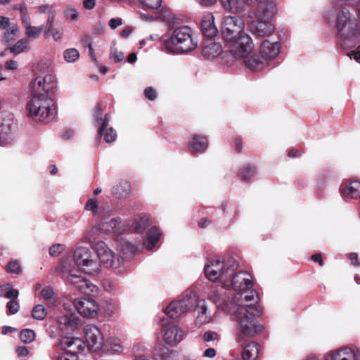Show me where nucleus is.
I'll use <instances>...</instances> for the list:
<instances>
[{"instance_id":"obj_44","label":"nucleus","mask_w":360,"mask_h":360,"mask_svg":"<svg viewBox=\"0 0 360 360\" xmlns=\"http://www.w3.org/2000/svg\"><path fill=\"white\" fill-rule=\"evenodd\" d=\"M98 200L96 198H91L87 200L85 205V210L87 211H91L95 215L97 213L98 211Z\"/></svg>"},{"instance_id":"obj_4","label":"nucleus","mask_w":360,"mask_h":360,"mask_svg":"<svg viewBox=\"0 0 360 360\" xmlns=\"http://www.w3.org/2000/svg\"><path fill=\"white\" fill-rule=\"evenodd\" d=\"M335 28L338 44L342 49L354 47L360 37V25L347 8H342L337 15Z\"/></svg>"},{"instance_id":"obj_30","label":"nucleus","mask_w":360,"mask_h":360,"mask_svg":"<svg viewBox=\"0 0 360 360\" xmlns=\"http://www.w3.org/2000/svg\"><path fill=\"white\" fill-rule=\"evenodd\" d=\"M259 345L255 342H250L246 345L242 352L243 360H257L259 354Z\"/></svg>"},{"instance_id":"obj_10","label":"nucleus","mask_w":360,"mask_h":360,"mask_svg":"<svg viewBox=\"0 0 360 360\" xmlns=\"http://www.w3.org/2000/svg\"><path fill=\"white\" fill-rule=\"evenodd\" d=\"M244 23L237 16H226L223 18L221 27V34L225 41H231L243 32Z\"/></svg>"},{"instance_id":"obj_5","label":"nucleus","mask_w":360,"mask_h":360,"mask_svg":"<svg viewBox=\"0 0 360 360\" xmlns=\"http://www.w3.org/2000/svg\"><path fill=\"white\" fill-rule=\"evenodd\" d=\"M192 37V30L188 26H181L173 30L169 36L162 37L161 47L170 53H188L197 47Z\"/></svg>"},{"instance_id":"obj_15","label":"nucleus","mask_w":360,"mask_h":360,"mask_svg":"<svg viewBox=\"0 0 360 360\" xmlns=\"http://www.w3.org/2000/svg\"><path fill=\"white\" fill-rule=\"evenodd\" d=\"M79 323L80 319L75 313L66 312L58 317V323L60 330L66 333L75 331L78 328Z\"/></svg>"},{"instance_id":"obj_57","label":"nucleus","mask_w":360,"mask_h":360,"mask_svg":"<svg viewBox=\"0 0 360 360\" xmlns=\"http://www.w3.org/2000/svg\"><path fill=\"white\" fill-rule=\"evenodd\" d=\"M9 25V18L4 16H0V29H7Z\"/></svg>"},{"instance_id":"obj_47","label":"nucleus","mask_w":360,"mask_h":360,"mask_svg":"<svg viewBox=\"0 0 360 360\" xmlns=\"http://www.w3.org/2000/svg\"><path fill=\"white\" fill-rule=\"evenodd\" d=\"M202 338L204 342H209L218 340L219 335L215 331L208 330L203 333Z\"/></svg>"},{"instance_id":"obj_26","label":"nucleus","mask_w":360,"mask_h":360,"mask_svg":"<svg viewBox=\"0 0 360 360\" xmlns=\"http://www.w3.org/2000/svg\"><path fill=\"white\" fill-rule=\"evenodd\" d=\"M208 146L207 138L200 134H193L189 143L192 153H202Z\"/></svg>"},{"instance_id":"obj_60","label":"nucleus","mask_w":360,"mask_h":360,"mask_svg":"<svg viewBox=\"0 0 360 360\" xmlns=\"http://www.w3.org/2000/svg\"><path fill=\"white\" fill-rule=\"evenodd\" d=\"M348 56L352 58V56L354 57V58L360 63V45L356 48L355 51H352L350 52V53L348 54Z\"/></svg>"},{"instance_id":"obj_34","label":"nucleus","mask_w":360,"mask_h":360,"mask_svg":"<svg viewBox=\"0 0 360 360\" xmlns=\"http://www.w3.org/2000/svg\"><path fill=\"white\" fill-rule=\"evenodd\" d=\"M18 295V290L13 289L9 283H6L0 286V297H4L12 300H15Z\"/></svg>"},{"instance_id":"obj_48","label":"nucleus","mask_w":360,"mask_h":360,"mask_svg":"<svg viewBox=\"0 0 360 360\" xmlns=\"http://www.w3.org/2000/svg\"><path fill=\"white\" fill-rule=\"evenodd\" d=\"M51 34L55 41H58L63 37V29L62 28H54L52 27L51 31H45V36L47 37Z\"/></svg>"},{"instance_id":"obj_56","label":"nucleus","mask_w":360,"mask_h":360,"mask_svg":"<svg viewBox=\"0 0 360 360\" xmlns=\"http://www.w3.org/2000/svg\"><path fill=\"white\" fill-rule=\"evenodd\" d=\"M57 360H78V356L65 352L63 354L58 356Z\"/></svg>"},{"instance_id":"obj_40","label":"nucleus","mask_w":360,"mask_h":360,"mask_svg":"<svg viewBox=\"0 0 360 360\" xmlns=\"http://www.w3.org/2000/svg\"><path fill=\"white\" fill-rule=\"evenodd\" d=\"M146 9L156 10L161 6L162 0H139Z\"/></svg>"},{"instance_id":"obj_11","label":"nucleus","mask_w":360,"mask_h":360,"mask_svg":"<svg viewBox=\"0 0 360 360\" xmlns=\"http://www.w3.org/2000/svg\"><path fill=\"white\" fill-rule=\"evenodd\" d=\"M276 9H274L270 16H259L257 11H254L256 20L252 23L251 30L254 35L257 37H269L274 31V26L271 22V20L276 13Z\"/></svg>"},{"instance_id":"obj_42","label":"nucleus","mask_w":360,"mask_h":360,"mask_svg":"<svg viewBox=\"0 0 360 360\" xmlns=\"http://www.w3.org/2000/svg\"><path fill=\"white\" fill-rule=\"evenodd\" d=\"M103 135L104 136V141L109 143L114 142L117 138V133L112 127H106L103 132Z\"/></svg>"},{"instance_id":"obj_54","label":"nucleus","mask_w":360,"mask_h":360,"mask_svg":"<svg viewBox=\"0 0 360 360\" xmlns=\"http://www.w3.org/2000/svg\"><path fill=\"white\" fill-rule=\"evenodd\" d=\"M53 289L50 287L44 288L41 291V295L45 300L50 299L53 296Z\"/></svg>"},{"instance_id":"obj_46","label":"nucleus","mask_w":360,"mask_h":360,"mask_svg":"<svg viewBox=\"0 0 360 360\" xmlns=\"http://www.w3.org/2000/svg\"><path fill=\"white\" fill-rule=\"evenodd\" d=\"M6 271L10 274H18L21 271V268L17 261H11L6 266Z\"/></svg>"},{"instance_id":"obj_13","label":"nucleus","mask_w":360,"mask_h":360,"mask_svg":"<svg viewBox=\"0 0 360 360\" xmlns=\"http://www.w3.org/2000/svg\"><path fill=\"white\" fill-rule=\"evenodd\" d=\"M323 360H360V352L349 347H340L326 353Z\"/></svg>"},{"instance_id":"obj_38","label":"nucleus","mask_w":360,"mask_h":360,"mask_svg":"<svg viewBox=\"0 0 360 360\" xmlns=\"http://www.w3.org/2000/svg\"><path fill=\"white\" fill-rule=\"evenodd\" d=\"M20 340L25 343H30L35 338V333L31 329H23L20 334Z\"/></svg>"},{"instance_id":"obj_32","label":"nucleus","mask_w":360,"mask_h":360,"mask_svg":"<svg viewBox=\"0 0 360 360\" xmlns=\"http://www.w3.org/2000/svg\"><path fill=\"white\" fill-rule=\"evenodd\" d=\"M131 191V186L127 181H122L112 188V195L115 198L121 199L127 198Z\"/></svg>"},{"instance_id":"obj_33","label":"nucleus","mask_w":360,"mask_h":360,"mask_svg":"<svg viewBox=\"0 0 360 360\" xmlns=\"http://www.w3.org/2000/svg\"><path fill=\"white\" fill-rule=\"evenodd\" d=\"M256 173L255 166L248 164L239 169L238 176L241 181L248 182Z\"/></svg>"},{"instance_id":"obj_53","label":"nucleus","mask_w":360,"mask_h":360,"mask_svg":"<svg viewBox=\"0 0 360 360\" xmlns=\"http://www.w3.org/2000/svg\"><path fill=\"white\" fill-rule=\"evenodd\" d=\"M234 144V150L236 153H239L242 151L243 149V140L241 137L237 136L234 139L233 141Z\"/></svg>"},{"instance_id":"obj_29","label":"nucleus","mask_w":360,"mask_h":360,"mask_svg":"<svg viewBox=\"0 0 360 360\" xmlns=\"http://www.w3.org/2000/svg\"><path fill=\"white\" fill-rule=\"evenodd\" d=\"M100 350L108 354H117L123 352V347L119 340L110 339L106 342H103Z\"/></svg>"},{"instance_id":"obj_52","label":"nucleus","mask_w":360,"mask_h":360,"mask_svg":"<svg viewBox=\"0 0 360 360\" xmlns=\"http://www.w3.org/2000/svg\"><path fill=\"white\" fill-rule=\"evenodd\" d=\"M110 58L113 59L115 63H119L123 60L124 54L122 52L114 50L111 51Z\"/></svg>"},{"instance_id":"obj_28","label":"nucleus","mask_w":360,"mask_h":360,"mask_svg":"<svg viewBox=\"0 0 360 360\" xmlns=\"http://www.w3.org/2000/svg\"><path fill=\"white\" fill-rule=\"evenodd\" d=\"M162 236V232L160 228L157 226H152L150 228L146 234L145 243L147 245L146 248H155L157 243L160 241Z\"/></svg>"},{"instance_id":"obj_61","label":"nucleus","mask_w":360,"mask_h":360,"mask_svg":"<svg viewBox=\"0 0 360 360\" xmlns=\"http://www.w3.org/2000/svg\"><path fill=\"white\" fill-rule=\"evenodd\" d=\"M82 44L84 47H87L88 49L92 46L91 44V38L89 35H85L82 39Z\"/></svg>"},{"instance_id":"obj_12","label":"nucleus","mask_w":360,"mask_h":360,"mask_svg":"<svg viewBox=\"0 0 360 360\" xmlns=\"http://www.w3.org/2000/svg\"><path fill=\"white\" fill-rule=\"evenodd\" d=\"M83 331L88 348L92 352L100 350L104 342L99 328L95 325L89 324L84 327Z\"/></svg>"},{"instance_id":"obj_58","label":"nucleus","mask_w":360,"mask_h":360,"mask_svg":"<svg viewBox=\"0 0 360 360\" xmlns=\"http://www.w3.org/2000/svg\"><path fill=\"white\" fill-rule=\"evenodd\" d=\"M122 25V19L121 18H112L108 22V25L112 29H115L117 27Z\"/></svg>"},{"instance_id":"obj_36","label":"nucleus","mask_w":360,"mask_h":360,"mask_svg":"<svg viewBox=\"0 0 360 360\" xmlns=\"http://www.w3.org/2000/svg\"><path fill=\"white\" fill-rule=\"evenodd\" d=\"M32 316L36 320H43L46 316V310L43 305L37 304L33 308Z\"/></svg>"},{"instance_id":"obj_9","label":"nucleus","mask_w":360,"mask_h":360,"mask_svg":"<svg viewBox=\"0 0 360 360\" xmlns=\"http://www.w3.org/2000/svg\"><path fill=\"white\" fill-rule=\"evenodd\" d=\"M229 46V52L235 58H243L248 56L254 48L251 37L245 32L226 41Z\"/></svg>"},{"instance_id":"obj_3","label":"nucleus","mask_w":360,"mask_h":360,"mask_svg":"<svg viewBox=\"0 0 360 360\" xmlns=\"http://www.w3.org/2000/svg\"><path fill=\"white\" fill-rule=\"evenodd\" d=\"M242 295H237L232 298L233 303L236 305L233 315V319L236 321L239 325L240 333L237 336V342L243 345L244 338H250L260 333L263 330V326L255 319V316L259 314V311L252 303L245 304L241 300Z\"/></svg>"},{"instance_id":"obj_7","label":"nucleus","mask_w":360,"mask_h":360,"mask_svg":"<svg viewBox=\"0 0 360 360\" xmlns=\"http://www.w3.org/2000/svg\"><path fill=\"white\" fill-rule=\"evenodd\" d=\"M238 268V262L233 258L226 260L212 259L204 267V272L210 281H219L224 287L227 279L230 278Z\"/></svg>"},{"instance_id":"obj_8","label":"nucleus","mask_w":360,"mask_h":360,"mask_svg":"<svg viewBox=\"0 0 360 360\" xmlns=\"http://www.w3.org/2000/svg\"><path fill=\"white\" fill-rule=\"evenodd\" d=\"M196 302V296L191 290H186L179 300L172 301L165 309V314L172 319H176L187 313Z\"/></svg>"},{"instance_id":"obj_17","label":"nucleus","mask_w":360,"mask_h":360,"mask_svg":"<svg viewBox=\"0 0 360 360\" xmlns=\"http://www.w3.org/2000/svg\"><path fill=\"white\" fill-rule=\"evenodd\" d=\"M245 3L254 7V11H257L259 16H270L276 4L273 0H244Z\"/></svg>"},{"instance_id":"obj_63","label":"nucleus","mask_w":360,"mask_h":360,"mask_svg":"<svg viewBox=\"0 0 360 360\" xmlns=\"http://www.w3.org/2000/svg\"><path fill=\"white\" fill-rule=\"evenodd\" d=\"M16 352L18 355L22 357L26 356L29 354V350L26 347H19L17 348Z\"/></svg>"},{"instance_id":"obj_23","label":"nucleus","mask_w":360,"mask_h":360,"mask_svg":"<svg viewBox=\"0 0 360 360\" xmlns=\"http://www.w3.org/2000/svg\"><path fill=\"white\" fill-rule=\"evenodd\" d=\"M214 21V18L211 13L203 16L200 25L201 32L203 36L207 39L214 37L218 33V30Z\"/></svg>"},{"instance_id":"obj_43","label":"nucleus","mask_w":360,"mask_h":360,"mask_svg":"<svg viewBox=\"0 0 360 360\" xmlns=\"http://www.w3.org/2000/svg\"><path fill=\"white\" fill-rule=\"evenodd\" d=\"M43 30V25L40 27L29 26V27L26 29V35L30 38H34L39 36Z\"/></svg>"},{"instance_id":"obj_37","label":"nucleus","mask_w":360,"mask_h":360,"mask_svg":"<svg viewBox=\"0 0 360 360\" xmlns=\"http://www.w3.org/2000/svg\"><path fill=\"white\" fill-rule=\"evenodd\" d=\"M224 9L229 11H238L239 10L238 0H219Z\"/></svg>"},{"instance_id":"obj_1","label":"nucleus","mask_w":360,"mask_h":360,"mask_svg":"<svg viewBox=\"0 0 360 360\" xmlns=\"http://www.w3.org/2000/svg\"><path fill=\"white\" fill-rule=\"evenodd\" d=\"M139 252L140 249H75L73 252L61 259L63 278L87 297H93L98 293V287L90 281L75 274L74 266L86 274H94L99 271L101 264L105 268L117 269Z\"/></svg>"},{"instance_id":"obj_19","label":"nucleus","mask_w":360,"mask_h":360,"mask_svg":"<svg viewBox=\"0 0 360 360\" xmlns=\"http://www.w3.org/2000/svg\"><path fill=\"white\" fill-rule=\"evenodd\" d=\"M340 191L345 199L359 198H360V181L348 179L341 184Z\"/></svg>"},{"instance_id":"obj_31","label":"nucleus","mask_w":360,"mask_h":360,"mask_svg":"<svg viewBox=\"0 0 360 360\" xmlns=\"http://www.w3.org/2000/svg\"><path fill=\"white\" fill-rule=\"evenodd\" d=\"M150 225V218L146 215H141L134 220L131 228L135 233H142Z\"/></svg>"},{"instance_id":"obj_20","label":"nucleus","mask_w":360,"mask_h":360,"mask_svg":"<svg viewBox=\"0 0 360 360\" xmlns=\"http://www.w3.org/2000/svg\"><path fill=\"white\" fill-rule=\"evenodd\" d=\"M101 235L102 232L100 229L93 227L84 233L81 240L89 244L91 248H105L107 245L101 240Z\"/></svg>"},{"instance_id":"obj_55","label":"nucleus","mask_w":360,"mask_h":360,"mask_svg":"<svg viewBox=\"0 0 360 360\" xmlns=\"http://www.w3.org/2000/svg\"><path fill=\"white\" fill-rule=\"evenodd\" d=\"M65 17L71 20H76L77 19V11L73 8L66 10L65 13Z\"/></svg>"},{"instance_id":"obj_45","label":"nucleus","mask_w":360,"mask_h":360,"mask_svg":"<svg viewBox=\"0 0 360 360\" xmlns=\"http://www.w3.org/2000/svg\"><path fill=\"white\" fill-rule=\"evenodd\" d=\"M105 108V107L103 106L101 103H98L96 104L94 108L93 116L97 124H98L100 121H102L103 111Z\"/></svg>"},{"instance_id":"obj_22","label":"nucleus","mask_w":360,"mask_h":360,"mask_svg":"<svg viewBox=\"0 0 360 360\" xmlns=\"http://www.w3.org/2000/svg\"><path fill=\"white\" fill-rule=\"evenodd\" d=\"M184 330L176 326H171L165 329L163 334L164 341L170 345L180 342L184 338Z\"/></svg>"},{"instance_id":"obj_16","label":"nucleus","mask_w":360,"mask_h":360,"mask_svg":"<svg viewBox=\"0 0 360 360\" xmlns=\"http://www.w3.org/2000/svg\"><path fill=\"white\" fill-rule=\"evenodd\" d=\"M13 124L12 115L6 117L0 115V146H5L12 141Z\"/></svg>"},{"instance_id":"obj_21","label":"nucleus","mask_w":360,"mask_h":360,"mask_svg":"<svg viewBox=\"0 0 360 360\" xmlns=\"http://www.w3.org/2000/svg\"><path fill=\"white\" fill-rule=\"evenodd\" d=\"M281 44L278 41L271 42L269 40H264L259 49L262 57L267 61L276 57L280 53Z\"/></svg>"},{"instance_id":"obj_62","label":"nucleus","mask_w":360,"mask_h":360,"mask_svg":"<svg viewBox=\"0 0 360 360\" xmlns=\"http://www.w3.org/2000/svg\"><path fill=\"white\" fill-rule=\"evenodd\" d=\"M147 348L141 343L135 344L132 348L134 353L139 354V353L144 352Z\"/></svg>"},{"instance_id":"obj_2","label":"nucleus","mask_w":360,"mask_h":360,"mask_svg":"<svg viewBox=\"0 0 360 360\" xmlns=\"http://www.w3.org/2000/svg\"><path fill=\"white\" fill-rule=\"evenodd\" d=\"M56 88L55 77L46 74L43 78L37 77L32 82V98L27 102V115L36 122L49 123L56 115L53 100L51 98Z\"/></svg>"},{"instance_id":"obj_59","label":"nucleus","mask_w":360,"mask_h":360,"mask_svg":"<svg viewBox=\"0 0 360 360\" xmlns=\"http://www.w3.org/2000/svg\"><path fill=\"white\" fill-rule=\"evenodd\" d=\"M212 224V221L207 217H204L200 219L198 221V226L201 229H205Z\"/></svg>"},{"instance_id":"obj_18","label":"nucleus","mask_w":360,"mask_h":360,"mask_svg":"<svg viewBox=\"0 0 360 360\" xmlns=\"http://www.w3.org/2000/svg\"><path fill=\"white\" fill-rule=\"evenodd\" d=\"M61 345L65 352L75 356L84 349V343L79 338L64 337Z\"/></svg>"},{"instance_id":"obj_64","label":"nucleus","mask_w":360,"mask_h":360,"mask_svg":"<svg viewBox=\"0 0 360 360\" xmlns=\"http://www.w3.org/2000/svg\"><path fill=\"white\" fill-rule=\"evenodd\" d=\"M349 258L351 261V263L352 264L356 266H360V262H359L358 260V255L356 253H351L349 255Z\"/></svg>"},{"instance_id":"obj_24","label":"nucleus","mask_w":360,"mask_h":360,"mask_svg":"<svg viewBox=\"0 0 360 360\" xmlns=\"http://www.w3.org/2000/svg\"><path fill=\"white\" fill-rule=\"evenodd\" d=\"M221 46L219 43L207 41L202 44L201 53L202 56L207 60L215 58L221 53Z\"/></svg>"},{"instance_id":"obj_25","label":"nucleus","mask_w":360,"mask_h":360,"mask_svg":"<svg viewBox=\"0 0 360 360\" xmlns=\"http://www.w3.org/2000/svg\"><path fill=\"white\" fill-rule=\"evenodd\" d=\"M196 305L198 314L195 319V321L199 325H203L210 321L211 315L208 312L207 307L205 300H198L196 298Z\"/></svg>"},{"instance_id":"obj_39","label":"nucleus","mask_w":360,"mask_h":360,"mask_svg":"<svg viewBox=\"0 0 360 360\" xmlns=\"http://www.w3.org/2000/svg\"><path fill=\"white\" fill-rule=\"evenodd\" d=\"M63 56L67 62L71 63L78 59L79 53L76 49H68L64 51Z\"/></svg>"},{"instance_id":"obj_35","label":"nucleus","mask_w":360,"mask_h":360,"mask_svg":"<svg viewBox=\"0 0 360 360\" xmlns=\"http://www.w3.org/2000/svg\"><path fill=\"white\" fill-rule=\"evenodd\" d=\"M109 122H110V115L108 113H106L104 116V118L102 117V121H100L98 122V124L99 125V127H98V136H97L96 141V147L98 146L101 139V137L103 136V132L105 131V128L108 126Z\"/></svg>"},{"instance_id":"obj_49","label":"nucleus","mask_w":360,"mask_h":360,"mask_svg":"<svg viewBox=\"0 0 360 360\" xmlns=\"http://www.w3.org/2000/svg\"><path fill=\"white\" fill-rule=\"evenodd\" d=\"M6 307L9 311V314L13 315L15 314L20 309V304L19 302L15 300H12L7 302Z\"/></svg>"},{"instance_id":"obj_50","label":"nucleus","mask_w":360,"mask_h":360,"mask_svg":"<svg viewBox=\"0 0 360 360\" xmlns=\"http://www.w3.org/2000/svg\"><path fill=\"white\" fill-rule=\"evenodd\" d=\"M208 298H209V300H210L212 302H214L215 304H220L223 302L221 295L217 290H214V291L211 292Z\"/></svg>"},{"instance_id":"obj_27","label":"nucleus","mask_w":360,"mask_h":360,"mask_svg":"<svg viewBox=\"0 0 360 360\" xmlns=\"http://www.w3.org/2000/svg\"><path fill=\"white\" fill-rule=\"evenodd\" d=\"M243 58L244 63H245L246 66L252 70H261L268 63V61L266 60H264V58L262 57V55L260 53H255L250 58H248L246 56L245 58Z\"/></svg>"},{"instance_id":"obj_6","label":"nucleus","mask_w":360,"mask_h":360,"mask_svg":"<svg viewBox=\"0 0 360 360\" xmlns=\"http://www.w3.org/2000/svg\"><path fill=\"white\" fill-rule=\"evenodd\" d=\"M252 277L251 274L244 271H234V274L225 283L224 288L233 289L239 292L236 293L233 298L237 295H242L240 300L243 302H252L257 303L259 295L256 290H252L247 293V291L252 287ZM241 302V301H240Z\"/></svg>"},{"instance_id":"obj_51","label":"nucleus","mask_w":360,"mask_h":360,"mask_svg":"<svg viewBox=\"0 0 360 360\" xmlns=\"http://www.w3.org/2000/svg\"><path fill=\"white\" fill-rule=\"evenodd\" d=\"M144 95L150 101H154L157 98L156 91L151 86L145 89Z\"/></svg>"},{"instance_id":"obj_14","label":"nucleus","mask_w":360,"mask_h":360,"mask_svg":"<svg viewBox=\"0 0 360 360\" xmlns=\"http://www.w3.org/2000/svg\"><path fill=\"white\" fill-rule=\"evenodd\" d=\"M74 307L77 312L84 317H91L97 313L98 305L91 297H81L75 300Z\"/></svg>"},{"instance_id":"obj_41","label":"nucleus","mask_w":360,"mask_h":360,"mask_svg":"<svg viewBox=\"0 0 360 360\" xmlns=\"http://www.w3.org/2000/svg\"><path fill=\"white\" fill-rule=\"evenodd\" d=\"M27 46V41L26 39L18 40L15 44L9 48L11 52L18 54L24 51Z\"/></svg>"}]
</instances>
